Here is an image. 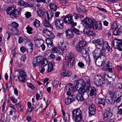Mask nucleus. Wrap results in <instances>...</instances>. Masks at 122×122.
Wrapping results in <instances>:
<instances>
[{
    "label": "nucleus",
    "instance_id": "obj_35",
    "mask_svg": "<svg viewBox=\"0 0 122 122\" xmlns=\"http://www.w3.org/2000/svg\"><path fill=\"white\" fill-rule=\"evenodd\" d=\"M41 62V68H42L47 64L48 61L46 58H44L43 60Z\"/></svg>",
    "mask_w": 122,
    "mask_h": 122
},
{
    "label": "nucleus",
    "instance_id": "obj_33",
    "mask_svg": "<svg viewBox=\"0 0 122 122\" xmlns=\"http://www.w3.org/2000/svg\"><path fill=\"white\" fill-rule=\"evenodd\" d=\"M49 6L50 9L55 11H56L57 9V6L53 3L50 4Z\"/></svg>",
    "mask_w": 122,
    "mask_h": 122
},
{
    "label": "nucleus",
    "instance_id": "obj_50",
    "mask_svg": "<svg viewBox=\"0 0 122 122\" xmlns=\"http://www.w3.org/2000/svg\"><path fill=\"white\" fill-rule=\"evenodd\" d=\"M26 2H24L22 0H20L18 3V5L24 6H25Z\"/></svg>",
    "mask_w": 122,
    "mask_h": 122
},
{
    "label": "nucleus",
    "instance_id": "obj_12",
    "mask_svg": "<svg viewBox=\"0 0 122 122\" xmlns=\"http://www.w3.org/2000/svg\"><path fill=\"white\" fill-rule=\"evenodd\" d=\"M19 73V75H18L19 80L22 83H24L26 81V73L24 71L21 70H18V71Z\"/></svg>",
    "mask_w": 122,
    "mask_h": 122
},
{
    "label": "nucleus",
    "instance_id": "obj_63",
    "mask_svg": "<svg viewBox=\"0 0 122 122\" xmlns=\"http://www.w3.org/2000/svg\"><path fill=\"white\" fill-rule=\"evenodd\" d=\"M59 82L57 81H54L53 84V86L55 87H57L59 84Z\"/></svg>",
    "mask_w": 122,
    "mask_h": 122
},
{
    "label": "nucleus",
    "instance_id": "obj_41",
    "mask_svg": "<svg viewBox=\"0 0 122 122\" xmlns=\"http://www.w3.org/2000/svg\"><path fill=\"white\" fill-rule=\"evenodd\" d=\"M37 13L38 15L41 17L43 16L45 13L43 10L40 9L38 10L37 12Z\"/></svg>",
    "mask_w": 122,
    "mask_h": 122
},
{
    "label": "nucleus",
    "instance_id": "obj_45",
    "mask_svg": "<svg viewBox=\"0 0 122 122\" xmlns=\"http://www.w3.org/2000/svg\"><path fill=\"white\" fill-rule=\"evenodd\" d=\"M10 99L12 102L14 103H16L18 102V100L16 99L14 96H11L10 97Z\"/></svg>",
    "mask_w": 122,
    "mask_h": 122
},
{
    "label": "nucleus",
    "instance_id": "obj_26",
    "mask_svg": "<svg viewBox=\"0 0 122 122\" xmlns=\"http://www.w3.org/2000/svg\"><path fill=\"white\" fill-rule=\"evenodd\" d=\"M65 33L66 35V37L67 38H72L73 37V35L71 29H68L66 31Z\"/></svg>",
    "mask_w": 122,
    "mask_h": 122
},
{
    "label": "nucleus",
    "instance_id": "obj_5",
    "mask_svg": "<svg viewBox=\"0 0 122 122\" xmlns=\"http://www.w3.org/2000/svg\"><path fill=\"white\" fill-rule=\"evenodd\" d=\"M66 58L67 59V62H63V66H66L70 68L72 67L73 65L74 59V54L72 53H68L66 55Z\"/></svg>",
    "mask_w": 122,
    "mask_h": 122
},
{
    "label": "nucleus",
    "instance_id": "obj_62",
    "mask_svg": "<svg viewBox=\"0 0 122 122\" xmlns=\"http://www.w3.org/2000/svg\"><path fill=\"white\" fill-rule=\"evenodd\" d=\"M26 56L25 55H22L20 58L21 60L23 62H25L26 59Z\"/></svg>",
    "mask_w": 122,
    "mask_h": 122
},
{
    "label": "nucleus",
    "instance_id": "obj_52",
    "mask_svg": "<svg viewBox=\"0 0 122 122\" xmlns=\"http://www.w3.org/2000/svg\"><path fill=\"white\" fill-rule=\"evenodd\" d=\"M30 48H27L26 50V52L29 53H32V50L33 49V48L32 47V45L30 44Z\"/></svg>",
    "mask_w": 122,
    "mask_h": 122
},
{
    "label": "nucleus",
    "instance_id": "obj_55",
    "mask_svg": "<svg viewBox=\"0 0 122 122\" xmlns=\"http://www.w3.org/2000/svg\"><path fill=\"white\" fill-rule=\"evenodd\" d=\"M79 77L77 76L76 75H75L73 76L72 79L75 82H76L77 81L79 80Z\"/></svg>",
    "mask_w": 122,
    "mask_h": 122
},
{
    "label": "nucleus",
    "instance_id": "obj_38",
    "mask_svg": "<svg viewBox=\"0 0 122 122\" xmlns=\"http://www.w3.org/2000/svg\"><path fill=\"white\" fill-rule=\"evenodd\" d=\"M72 25V26L71 27V29L77 35H79L80 33V31L79 30H78L75 28L74 26V25Z\"/></svg>",
    "mask_w": 122,
    "mask_h": 122
},
{
    "label": "nucleus",
    "instance_id": "obj_6",
    "mask_svg": "<svg viewBox=\"0 0 122 122\" xmlns=\"http://www.w3.org/2000/svg\"><path fill=\"white\" fill-rule=\"evenodd\" d=\"M93 79L95 84L97 87L102 86L105 82L104 78L98 75H95Z\"/></svg>",
    "mask_w": 122,
    "mask_h": 122
},
{
    "label": "nucleus",
    "instance_id": "obj_10",
    "mask_svg": "<svg viewBox=\"0 0 122 122\" xmlns=\"http://www.w3.org/2000/svg\"><path fill=\"white\" fill-rule=\"evenodd\" d=\"M108 93L109 95H111L112 97H113L116 100V98L122 96V93L119 91L114 92L113 88L112 86H110L108 88Z\"/></svg>",
    "mask_w": 122,
    "mask_h": 122
},
{
    "label": "nucleus",
    "instance_id": "obj_47",
    "mask_svg": "<svg viewBox=\"0 0 122 122\" xmlns=\"http://www.w3.org/2000/svg\"><path fill=\"white\" fill-rule=\"evenodd\" d=\"M26 29L27 30V32L29 34H32V29L31 27H30L29 25H28L26 27Z\"/></svg>",
    "mask_w": 122,
    "mask_h": 122
},
{
    "label": "nucleus",
    "instance_id": "obj_64",
    "mask_svg": "<svg viewBox=\"0 0 122 122\" xmlns=\"http://www.w3.org/2000/svg\"><path fill=\"white\" fill-rule=\"evenodd\" d=\"M20 50L21 52L22 53H24L26 51V49L24 47H20Z\"/></svg>",
    "mask_w": 122,
    "mask_h": 122
},
{
    "label": "nucleus",
    "instance_id": "obj_11",
    "mask_svg": "<svg viewBox=\"0 0 122 122\" xmlns=\"http://www.w3.org/2000/svg\"><path fill=\"white\" fill-rule=\"evenodd\" d=\"M107 57L106 56H102L100 57L97 59H94V60L97 65L98 66H103L106 63Z\"/></svg>",
    "mask_w": 122,
    "mask_h": 122
},
{
    "label": "nucleus",
    "instance_id": "obj_21",
    "mask_svg": "<svg viewBox=\"0 0 122 122\" xmlns=\"http://www.w3.org/2000/svg\"><path fill=\"white\" fill-rule=\"evenodd\" d=\"M53 15L54 14L51 11H50L49 12L46 11V12L44 18V19L47 20L48 21H51Z\"/></svg>",
    "mask_w": 122,
    "mask_h": 122
},
{
    "label": "nucleus",
    "instance_id": "obj_3",
    "mask_svg": "<svg viewBox=\"0 0 122 122\" xmlns=\"http://www.w3.org/2000/svg\"><path fill=\"white\" fill-rule=\"evenodd\" d=\"M72 20L71 15H66L61 17L60 19L55 20V25L56 28L60 29L62 28L63 27L64 21L65 23H68L71 25L76 26L77 24L76 23H73Z\"/></svg>",
    "mask_w": 122,
    "mask_h": 122
},
{
    "label": "nucleus",
    "instance_id": "obj_4",
    "mask_svg": "<svg viewBox=\"0 0 122 122\" xmlns=\"http://www.w3.org/2000/svg\"><path fill=\"white\" fill-rule=\"evenodd\" d=\"M72 118L75 122H85L81 120L82 119L83 114L79 108L75 109L72 111Z\"/></svg>",
    "mask_w": 122,
    "mask_h": 122
},
{
    "label": "nucleus",
    "instance_id": "obj_18",
    "mask_svg": "<svg viewBox=\"0 0 122 122\" xmlns=\"http://www.w3.org/2000/svg\"><path fill=\"white\" fill-rule=\"evenodd\" d=\"M76 87L75 85L72 83H70L66 90L67 91H69L72 93L75 92L76 90Z\"/></svg>",
    "mask_w": 122,
    "mask_h": 122
},
{
    "label": "nucleus",
    "instance_id": "obj_40",
    "mask_svg": "<svg viewBox=\"0 0 122 122\" xmlns=\"http://www.w3.org/2000/svg\"><path fill=\"white\" fill-rule=\"evenodd\" d=\"M59 2L62 5L67 6L69 4V3L65 0H59Z\"/></svg>",
    "mask_w": 122,
    "mask_h": 122
},
{
    "label": "nucleus",
    "instance_id": "obj_39",
    "mask_svg": "<svg viewBox=\"0 0 122 122\" xmlns=\"http://www.w3.org/2000/svg\"><path fill=\"white\" fill-rule=\"evenodd\" d=\"M53 66L52 64L51 63H49L48 65V68L47 72H50L53 70Z\"/></svg>",
    "mask_w": 122,
    "mask_h": 122
},
{
    "label": "nucleus",
    "instance_id": "obj_9",
    "mask_svg": "<svg viewBox=\"0 0 122 122\" xmlns=\"http://www.w3.org/2000/svg\"><path fill=\"white\" fill-rule=\"evenodd\" d=\"M106 51V49L104 48H102L101 50L96 49L93 54L94 59L99 58L102 56H106L105 54Z\"/></svg>",
    "mask_w": 122,
    "mask_h": 122
},
{
    "label": "nucleus",
    "instance_id": "obj_16",
    "mask_svg": "<svg viewBox=\"0 0 122 122\" xmlns=\"http://www.w3.org/2000/svg\"><path fill=\"white\" fill-rule=\"evenodd\" d=\"M48 38L54 39L55 37L54 34L46 28H44L42 32Z\"/></svg>",
    "mask_w": 122,
    "mask_h": 122
},
{
    "label": "nucleus",
    "instance_id": "obj_27",
    "mask_svg": "<svg viewBox=\"0 0 122 122\" xmlns=\"http://www.w3.org/2000/svg\"><path fill=\"white\" fill-rule=\"evenodd\" d=\"M48 21L47 20L45 19L43 21L44 25L46 27H49L51 29H52L53 27L50 24V21Z\"/></svg>",
    "mask_w": 122,
    "mask_h": 122
},
{
    "label": "nucleus",
    "instance_id": "obj_24",
    "mask_svg": "<svg viewBox=\"0 0 122 122\" xmlns=\"http://www.w3.org/2000/svg\"><path fill=\"white\" fill-rule=\"evenodd\" d=\"M110 95V97H106V101L107 103L108 104H113L115 102V100L113 97L111 96V95Z\"/></svg>",
    "mask_w": 122,
    "mask_h": 122
},
{
    "label": "nucleus",
    "instance_id": "obj_54",
    "mask_svg": "<svg viewBox=\"0 0 122 122\" xmlns=\"http://www.w3.org/2000/svg\"><path fill=\"white\" fill-rule=\"evenodd\" d=\"M11 25L14 28L17 27L18 24L16 22H14L11 24Z\"/></svg>",
    "mask_w": 122,
    "mask_h": 122
},
{
    "label": "nucleus",
    "instance_id": "obj_32",
    "mask_svg": "<svg viewBox=\"0 0 122 122\" xmlns=\"http://www.w3.org/2000/svg\"><path fill=\"white\" fill-rule=\"evenodd\" d=\"M87 87V85H86L85 86H82L80 87L79 90V93L84 94L83 93L85 92L86 91V87Z\"/></svg>",
    "mask_w": 122,
    "mask_h": 122
},
{
    "label": "nucleus",
    "instance_id": "obj_51",
    "mask_svg": "<svg viewBox=\"0 0 122 122\" xmlns=\"http://www.w3.org/2000/svg\"><path fill=\"white\" fill-rule=\"evenodd\" d=\"M106 64L109 67V69H110V71H112V63L108 61L107 63Z\"/></svg>",
    "mask_w": 122,
    "mask_h": 122
},
{
    "label": "nucleus",
    "instance_id": "obj_60",
    "mask_svg": "<svg viewBox=\"0 0 122 122\" xmlns=\"http://www.w3.org/2000/svg\"><path fill=\"white\" fill-rule=\"evenodd\" d=\"M26 43V44L27 45V46H26L27 48H30V44L32 45V48H33V44L31 42H27Z\"/></svg>",
    "mask_w": 122,
    "mask_h": 122
},
{
    "label": "nucleus",
    "instance_id": "obj_7",
    "mask_svg": "<svg viewBox=\"0 0 122 122\" xmlns=\"http://www.w3.org/2000/svg\"><path fill=\"white\" fill-rule=\"evenodd\" d=\"M91 84L89 78L87 76L85 77L83 80H78L76 82V84L77 87L82 86H85L86 85H90Z\"/></svg>",
    "mask_w": 122,
    "mask_h": 122
},
{
    "label": "nucleus",
    "instance_id": "obj_57",
    "mask_svg": "<svg viewBox=\"0 0 122 122\" xmlns=\"http://www.w3.org/2000/svg\"><path fill=\"white\" fill-rule=\"evenodd\" d=\"M25 14L26 18H28L31 16V13L29 12H27Z\"/></svg>",
    "mask_w": 122,
    "mask_h": 122
},
{
    "label": "nucleus",
    "instance_id": "obj_19",
    "mask_svg": "<svg viewBox=\"0 0 122 122\" xmlns=\"http://www.w3.org/2000/svg\"><path fill=\"white\" fill-rule=\"evenodd\" d=\"M96 108L95 105L92 104L89 108V113L90 115H93L96 113Z\"/></svg>",
    "mask_w": 122,
    "mask_h": 122
},
{
    "label": "nucleus",
    "instance_id": "obj_2",
    "mask_svg": "<svg viewBox=\"0 0 122 122\" xmlns=\"http://www.w3.org/2000/svg\"><path fill=\"white\" fill-rule=\"evenodd\" d=\"M86 45V42L83 40L80 41L75 46L76 51L82 54L83 56L89 63L90 62V59L88 52L85 48Z\"/></svg>",
    "mask_w": 122,
    "mask_h": 122
},
{
    "label": "nucleus",
    "instance_id": "obj_23",
    "mask_svg": "<svg viewBox=\"0 0 122 122\" xmlns=\"http://www.w3.org/2000/svg\"><path fill=\"white\" fill-rule=\"evenodd\" d=\"M20 14V12L18 9L16 10L13 12H12L10 15V16L12 18H17L18 17Z\"/></svg>",
    "mask_w": 122,
    "mask_h": 122
},
{
    "label": "nucleus",
    "instance_id": "obj_22",
    "mask_svg": "<svg viewBox=\"0 0 122 122\" xmlns=\"http://www.w3.org/2000/svg\"><path fill=\"white\" fill-rule=\"evenodd\" d=\"M16 7L14 5H12L10 6L6 10V11L7 14L10 15L12 12H13L16 10Z\"/></svg>",
    "mask_w": 122,
    "mask_h": 122
},
{
    "label": "nucleus",
    "instance_id": "obj_31",
    "mask_svg": "<svg viewBox=\"0 0 122 122\" xmlns=\"http://www.w3.org/2000/svg\"><path fill=\"white\" fill-rule=\"evenodd\" d=\"M72 93L71 92L67 91L66 94L68 96L67 97L73 102L75 100V96L74 95L72 94Z\"/></svg>",
    "mask_w": 122,
    "mask_h": 122
},
{
    "label": "nucleus",
    "instance_id": "obj_28",
    "mask_svg": "<svg viewBox=\"0 0 122 122\" xmlns=\"http://www.w3.org/2000/svg\"><path fill=\"white\" fill-rule=\"evenodd\" d=\"M52 39V38H48L46 40V43L49 48H50L53 46L54 45L53 43Z\"/></svg>",
    "mask_w": 122,
    "mask_h": 122
},
{
    "label": "nucleus",
    "instance_id": "obj_13",
    "mask_svg": "<svg viewBox=\"0 0 122 122\" xmlns=\"http://www.w3.org/2000/svg\"><path fill=\"white\" fill-rule=\"evenodd\" d=\"M43 59L44 57L42 56H38L34 58L32 62L33 67H35L38 66Z\"/></svg>",
    "mask_w": 122,
    "mask_h": 122
},
{
    "label": "nucleus",
    "instance_id": "obj_30",
    "mask_svg": "<svg viewBox=\"0 0 122 122\" xmlns=\"http://www.w3.org/2000/svg\"><path fill=\"white\" fill-rule=\"evenodd\" d=\"M84 94H81L79 93H78L77 94L76 99L78 101L81 102L83 101L84 100V98L83 96V95H84Z\"/></svg>",
    "mask_w": 122,
    "mask_h": 122
},
{
    "label": "nucleus",
    "instance_id": "obj_48",
    "mask_svg": "<svg viewBox=\"0 0 122 122\" xmlns=\"http://www.w3.org/2000/svg\"><path fill=\"white\" fill-rule=\"evenodd\" d=\"M115 87L117 89H120L122 88V84L120 83H117Z\"/></svg>",
    "mask_w": 122,
    "mask_h": 122
},
{
    "label": "nucleus",
    "instance_id": "obj_17",
    "mask_svg": "<svg viewBox=\"0 0 122 122\" xmlns=\"http://www.w3.org/2000/svg\"><path fill=\"white\" fill-rule=\"evenodd\" d=\"M72 75L71 71L65 69H63L61 73V77H69Z\"/></svg>",
    "mask_w": 122,
    "mask_h": 122
},
{
    "label": "nucleus",
    "instance_id": "obj_36",
    "mask_svg": "<svg viewBox=\"0 0 122 122\" xmlns=\"http://www.w3.org/2000/svg\"><path fill=\"white\" fill-rule=\"evenodd\" d=\"M42 43H44V42L42 40H37L35 41V44L38 47H41V45Z\"/></svg>",
    "mask_w": 122,
    "mask_h": 122
},
{
    "label": "nucleus",
    "instance_id": "obj_56",
    "mask_svg": "<svg viewBox=\"0 0 122 122\" xmlns=\"http://www.w3.org/2000/svg\"><path fill=\"white\" fill-rule=\"evenodd\" d=\"M27 86L31 89L33 90L34 89L35 87L33 84L30 83H28L27 84Z\"/></svg>",
    "mask_w": 122,
    "mask_h": 122
},
{
    "label": "nucleus",
    "instance_id": "obj_20",
    "mask_svg": "<svg viewBox=\"0 0 122 122\" xmlns=\"http://www.w3.org/2000/svg\"><path fill=\"white\" fill-rule=\"evenodd\" d=\"M68 44H65L64 45V47L61 46L58 49V51H57V53L59 55H62L63 54L64 51L68 49Z\"/></svg>",
    "mask_w": 122,
    "mask_h": 122
},
{
    "label": "nucleus",
    "instance_id": "obj_8",
    "mask_svg": "<svg viewBox=\"0 0 122 122\" xmlns=\"http://www.w3.org/2000/svg\"><path fill=\"white\" fill-rule=\"evenodd\" d=\"M77 5H78L77 4H76V8L77 11L79 12V14H77L75 13H74L72 15H71V18L72 19V22L74 23H75V22H74L73 21V19H72V17H73L75 19H77L79 18H83L84 17V15L81 14V13L84 12L86 11V10L85 8H83L82 9L81 8V7H79L77 6Z\"/></svg>",
    "mask_w": 122,
    "mask_h": 122
},
{
    "label": "nucleus",
    "instance_id": "obj_59",
    "mask_svg": "<svg viewBox=\"0 0 122 122\" xmlns=\"http://www.w3.org/2000/svg\"><path fill=\"white\" fill-rule=\"evenodd\" d=\"M9 107L12 108V110L14 112H15L16 111V109L15 108V106L12 104H10Z\"/></svg>",
    "mask_w": 122,
    "mask_h": 122
},
{
    "label": "nucleus",
    "instance_id": "obj_37",
    "mask_svg": "<svg viewBox=\"0 0 122 122\" xmlns=\"http://www.w3.org/2000/svg\"><path fill=\"white\" fill-rule=\"evenodd\" d=\"M100 106L102 108H103L105 103V100L104 99L101 98H99Z\"/></svg>",
    "mask_w": 122,
    "mask_h": 122
},
{
    "label": "nucleus",
    "instance_id": "obj_43",
    "mask_svg": "<svg viewBox=\"0 0 122 122\" xmlns=\"http://www.w3.org/2000/svg\"><path fill=\"white\" fill-rule=\"evenodd\" d=\"M40 24V21L36 19L34 22V26L36 27H38L39 26Z\"/></svg>",
    "mask_w": 122,
    "mask_h": 122
},
{
    "label": "nucleus",
    "instance_id": "obj_29",
    "mask_svg": "<svg viewBox=\"0 0 122 122\" xmlns=\"http://www.w3.org/2000/svg\"><path fill=\"white\" fill-rule=\"evenodd\" d=\"M118 39L114 40L112 41V45L114 48H116L118 49H119L118 43Z\"/></svg>",
    "mask_w": 122,
    "mask_h": 122
},
{
    "label": "nucleus",
    "instance_id": "obj_58",
    "mask_svg": "<svg viewBox=\"0 0 122 122\" xmlns=\"http://www.w3.org/2000/svg\"><path fill=\"white\" fill-rule=\"evenodd\" d=\"M97 8L100 10L104 12H107V10L104 8H101L97 6Z\"/></svg>",
    "mask_w": 122,
    "mask_h": 122
},
{
    "label": "nucleus",
    "instance_id": "obj_49",
    "mask_svg": "<svg viewBox=\"0 0 122 122\" xmlns=\"http://www.w3.org/2000/svg\"><path fill=\"white\" fill-rule=\"evenodd\" d=\"M73 101L67 97L65 100V102L66 104L68 105L72 103Z\"/></svg>",
    "mask_w": 122,
    "mask_h": 122
},
{
    "label": "nucleus",
    "instance_id": "obj_61",
    "mask_svg": "<svg viewBox=\"0 0 122 122\" xmlns=\"http://www.w3.org/2000/svg\"><path fill=\"white\" fill-rule=\"evenodd\" d=\"M78 65L80 67L83 68L84 67V64L82 62H79L78 64Z\"/></svg>",
    "mask_w": 122,
    "mask_h": 122
},
{
    "label": "nucleus",
    "instance_id": "obj_15",
    "mask_svg": "<svg viewBox=\"0 0 122 122\" xmlns=\"http://www.w3.org/2000/svg\"><path fill=\"white\" fill-rule=\"evenodd\" d=\"M112 116V113L108 111H106L103 114L102 116L103 120L105 121H107Z\"/></svg>",
    "mask_w": 122,
    "mask_h": 122
},
{
    "label": "nucleus",
    "instance_id": "obj_14",
    "mask_svg": "<svg viewBox=\"0 0 122 122\" xmlns=\"http://www.w3.org/2000/svg\"><path fill=\"white\" fill-rule=\"evenodd\" d=\"M87 86V89L89 93V95L91 96L95 97L96 94V90L95 88L92 86Z\"/></svg>",
    "mask_w": 122,
    "mask_h": 122
},
{
    "label": "nucleus",
    "instance_id": "obj_53",
    "mask_svg": "<svg viewBox=\"0 0 122 122\" xmlns=\"http://www.w3.org/2000/svg\"><path fill=\"white\" fill-rule=\"evenodd\" d=\"M96 47L97 48L96 49H99L100 50H101L102 48H104L103 47L104 45H99V44H95Z\"/></svg>",
    "mask_w": 122,
    "mask_h": 122
},
{
    "label": "nucleus",
    "instance_id": "obj_25",
    "mask_svg": "<svg viewBox=\"0 0 122 122\" xmlns=\"http://www.w3.org/2000/svg\"><path fill=\"white\" fill-rule=\"evenodd\" d=\"M92 42L95 44H98L99 45H104V41L103 40L102 38L98 39L97 40H93Z\"/></svg>",
    "mask_w": 122,
    "mask_h": 122
},
{
    "label": "nucleus",
    "instance_id": "obj_46",
    "mask_svg": "<svg viewBox=\"0 0 122 122\" xmlns=\"http://www.w3.org/2000/svg\"><path fill=\"white\" fill-rule=\"evenodd\" d=\"M53 47L51 49V52L53 53H57V51H58V49L57 47L54 46L52 47Z\"/></svg>",
    "mask_w": 122,
    "mask_h": 122
},
{
    "label": "nucleus",
    "instance_id": "obj_1",
    "mask_svg": "<svg viewBox=\"0 0 122 122\" xmlns=\"http://www.w3.org/2000/svg\"><path fill=\"white\" fill-rule=\"evenodd\" d=\"M82 22L86 24L83 32L84 34L87 35L88 36H96L95 31L90 30L92 28L94 30L98 29L100 30L102 28L101 23H100L99 24H97L96 22L89 18H86Z\"/></svg>",
    "mask_w": 122,
    "mask_h": 122
},
{
    "label": "nucleus",
    "instance_id": "obj_42",
    "mask_svg": "<svg viewBox=\"0 0 122 122\" xmlns=\"http://www.w3.org/2000/svg\"><path fill=\"white\" fill-rule=\"evenodd\" d=\"M11 33L10 32L6 33L4 35L5 39L7 40V41H8L11 36Z\"/></svg>",
    "mask_w": 122,
    "mask_h": 122
},
{
    "label": "nucleus",
    "instance_id": "obj_34",
    "mask_svg": "<svg viewBox=\"0 0 122 122\" xmlns=\"http://www.w3.org/2000/svg\"><path fill=\"white\" fill-rule=\"evenodd\" d=\"M113 35L115 36H119L121 35L122 32L118 28L115 30L113 32Z\"/></svg>",
    "mask_w": 122,
    "mask_h": 122
},
{
    "label": "nucleus",
    "instance_id": "obj_44",
    "mask_svg": "<svg viewBox=\"0 0 122 122\" xmlns=\"http://www.w3.org/2000/svg\"><path fill=\"white\" fill-rule=\"evenodd\" d=\"M118 25H117V24L116 23H113L112 25H111V29L112 30H116V29L118 28Z\"/></svg>",
    "mask_w": 122,
    "mask_h": 122
}]
</instances>
